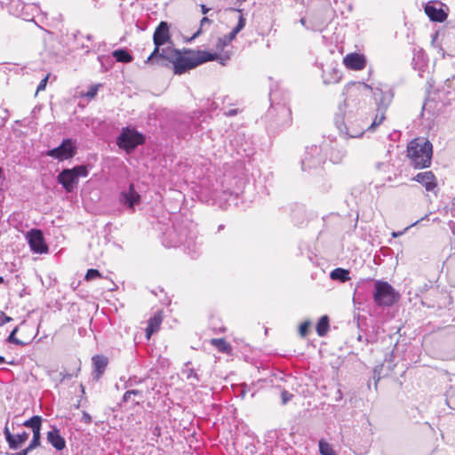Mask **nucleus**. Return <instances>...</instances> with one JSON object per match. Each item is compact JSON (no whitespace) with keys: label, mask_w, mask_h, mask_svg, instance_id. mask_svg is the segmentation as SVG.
Wrapping results in <instances>:
<instances>
[{"label":"nucleus","mask_w":455,"mask_h":455,"mask_svg":"<svg viewBox=\"0 0 455 455\" xmlns=\"http://www.w3.org/2000/svg\"><path fill=\"white\" fill-rule=\"evenodd\" d=\"M98 90H99V85H93L88 90V92L84 94V96L89 99H93L95 97V95L97 94Z\"/></svg>","instance_id":"4c0bfd02"},{"label":"nucleus","mask_w":455,"mask_h":455,"mask_svg":"<svg viewBox=\"0 0 455 455\" xmlns=\"http://www.w3.org/2000/svg\"><path fill=\"white\" fill-rule=\"evenodd\" d=\"M300 23L303 25V26H306V20L304 18H301L300 19Z\"/></svg>","instance_id":"603ef678"},{"label":"nucleus","mask_w":455,"mask_h":455,"mask_svg":"<svg viewBox=\"0 0 455 455\" xmlns=\"http://www.w3.org/2000/svg\"><path fill=\"white\" fill-rule=\"evenodd\" d=\"M283 114L285 117V124L289 125L291 123V112L290 108H283Z\"/></svg>","instance_id":"58836bf2"},{"label":"nucleus","mask_w":455,"mask_h":455,"mask_svg":"<svg viewBox=\"0 0 455 455\" xmlns=\"http://www.w3.org/2000/svg\"><path fill=\"white\" fill-rule=\"evenodd\" d=\"M330 277L332 280H339L342 283H345L350 279L349 271L341 267H337L332 270L331 272Z\"/></svg>","instance_id":"4be33fe9"},{"label":"nucleus","mask_w":455,"mask_h":455,"mask_svg":"<svg viewBox=\"0 0 455 455\" xmlns=\"http://www.w3.org/2000/svg\"><path fill=\"white\" fill-rule=\"evenodd\" d=\"M235 35H233V33L230 32L229 34L219 38L217 43V48H223L224 46H227L235 38Z\"/></svg>","instance_id":"c85d7f7f"},{"label":"nucleus","mask_w":455,"mask_h":455,"mask_svg":"<svg viewBox=\"0 0 455 455\" xmlns=\"http://www.w3.org/2000/svg\"><path fill=\"white\" fill-rule=\"evenodd\" d=\"M343 63L348 69L362 70L366 66V60L363 55L354 52L347 54L343 59Z\"/></svg>","instance_id":"f8f14e48"},{"label":"nucleus","mask_w":455,"mask_h":455,"mask_svg":"<svg viewBox=\"0 0 455 455\" xmlns=\"http://www.w3.org/2000/svg\"><path fill=\"white\" fill-rule=\"evenodd\" d=\"M80 371V363L79 362H76V365H75V368L74 370L72 371V372H61L60 375H61V380H64L66 379H71L73 378L74 376H76L77 375V372Z\"/></svg>","instance_id":"72a5a7b5"},{"label":"nucleus","mask_w":455,"mask_h":455,"mask_svg":"<svg viewBox=\"0 0 455 455\" xmlns=\"http://www.w3.org/2000/svg\"><path fill=\"white\" fill-rule=\"evenodd\" d=\"M58 181L67 192H71L77 184L78 180L70 169H65L58 175Z\"/></svg>","instance_id":"4468645a"},{"label":"nucleus","mask_w":455,"mask_h":455,"mask_svg":"<svg viewBox=\"0 0 455 455\" xmlns=\"http://www.w3.org/2000/svg\"><path fill=\"white\" fill-rule=\"evenodd\" d=\"M412 180L421 184L427 192L436 194L438 191L437 179L432 171L419 172L412 178Z\"/></svg>","instance_id":"6e6552de"},{"label":"nucleus","mask_w":455,"mask_h":455,"mask_svg":"<svg viewBox=\"0 0 455 455\" xmlns=\"http://www.w3.org/2000/svg\"><path fill=\"white\" fill-rule=\"evenodd\" d=\"M164 321V312L163 310H158L151 316L148 321V326L145 330L146 338L148 340L150 339L151 336L157 332L162 325Z\"/></svg>","instance_id":"ddd939ff"},{"label":"nucleus","mask_w":455,"mask_h":455,"mask_svg":"<svg viewBox=\"0 0 455 455\" xmlns=\"http://www.w3.org/2000/svg\"><path fill=\"white\" fill-rule=\"evenodd\" d=\"M311 326L310 321H305L300 323L299 327V333L301 337H306L307 333L309 332V329Z\"/></svg>","instance_id":"473e14b6"},{"label":"nucleus","mask_w":455,"mask_h":455,"mask_svg":"<svg viewBox=\"0 0 455 455\" xmlns=\"http://www.w3.org/2000/svg\"><path fill=\"white\" fill-rule=\"evenodd\" d=\"M27 325L23 323L20 327H15L12 331L10 333V335L7 338V341L10 343H13L18 346H26L28 345L32 339H34V334L31 333L30 335L27 337H23L21 339L16 338V333L22 328H26Z\"/></svg>","instance_id":"f3484780"},{"label":"nucleus","mask_w":455,"mask_h":455,"mask_svg":"<svg viewBox=\"0 0 455 455\" xmlns=\"http://www.w3.org/2000/svg\"><path fill=\"white\" fill-rule=\"evenodd\" d=\"M330 325H329V317L327 315H323L315 327L316 332L318 336L323 337L327 334L329 331Z\"/></svg>","instance_id":"5701e85b"},{"label":"nucleus","mask_w":455,"mask_h":455,"mask_svg":"<svg viewBox=\"0 0 455 455\" xmlns=\"http://www.w3.org/2000/svg\"><path fill=\"white\" fill-rule=\"evenodd\" d=\"M48 442L58 451H62L66 447L65 439L60 435L56 428L47 433Z\"/></svg>","instance_id":"a211bd4d"},{"label":"nucleus","mask_w":455,"mask_h":455,"mask_svg":"<svg viewBox=\"0 0 455 455\" xmlns=\"http://www.w3.org/2000/svg\"><path fill=\"white\" fill-rule=\"evenodd\" d=\"M445 401L447 406L450 409L455 410V385L450 386V387L446 390Z\"/></svg>","instance_id":"a878e982"},{"label":"nucleus","mask_w":455,"mask_h":455,"mask_svg":"<svg viewBox=\"0 0 455 455\" xmlns=\"http://www.w3.org/2000/svg\"><path fill=\"white\" fill-rule=\"evenodd\" d=\"M29 451L30 450H28V448L27 447L26 449L20 451V452H17L16 455H28Z\"/></svg>","instance_id":"49530a36"},{"label":"nucleus","mask_w":455,"mask_h":455,"mask_svg":"<svg viewBox=\"0 0 455 455\" xmlns=\"http://www.w3.org/2000/svg\"><path fill=\"white\" fill-rule=\"evenodd\" d=\"M36 108H35L33 109L32 113H33V114H35V113H36Z\"/></svg>","instance_id":"bf43d9fd"},{"label":"nucleus","mask_w":455,"mask_h":455,"mask_svg":"<svg viewBox=\"0 0 455 455\" xmlns=\"http://www.w3.org/2000/svg\"><path fill=\"white\" fill-rule=\"evenodd\" d=\"M160 57L172 61L173 71L178 75H181L213 59L211 52L206 51H189L182 55L179 51L171 47L162 49Z\"/></svg>","instance_id":"f257e3e1"},{"label":"nucleus","mask_w":455,"mask_h":455,"mask_svg":"<svg viewBox=\"0 0 455 455\" xmlns=\"http://www.w3.org/2000/svg\"><path fill=\"white\" fill-rule=\"evenodd\" d=\"M20 5V7H21L20 11V10H18V9H16V10L14 11V13H15L17 16H23L22 11H23V9L25 8V4H20L18 5V7H19Z\"/></svg>","instance_id":"c03bdc74"},{"label":"nucleus","mask_w":455,"mask_h":455,"mask_svg":"<svg viewBox=\"0 0 455 455\" xmlns=\"http://www.w3.org/2000/svg\"><path fill=\"white\" fill-rule=\"evenodd\" d=\"M76 154V148L73 144H60L56 148L49 150L46 155L56 158L60 161H64L74 156Z\"/></svg>","instance_id":"9b49d317"},{"label":"nucleus","mask_w":455,"mask_h":455,"mask_svg":"<svg viewBox=\"0 0 455 455\" xmlns=\"http://www.w3.org/2000/svg\"><path fill=\"white\" fill-rule=\"evenodd\" d=\"M211 24H212V20L210 19H208L207 17H204L200 22L201 28L195 34L194 37L197 36L202 32V28L204 27H205L206 25L210 26Z\"/></svg>","instance_id":"ea45409f"},{"label":"nucleus","mask_w":455,"mask_h":455,"mask_svg":"<svg viewBox=\"0 0 455 455\" xmlns=\"http://www.w3.org/2000/svg\"><path fill=\"white\" fill-rule=\"evenodd\" d=\"M30 250L38 254L48 252V245L44 240V234L40 229H31L26 235Z\"/></svg>","instance_id":"423d86ee"},{"label":"nucleus","mask_w":455,"mask_h":455,"mask_svg":"<svg viewBox=\"0 0 455 455\" xmlns=\"http://www.w3.org/2000/svg\"><path fill=\"white\" fill-rule=\"evenodd\" d=\"M112 54L118 62L129 63L132 60V55L124 49L116 50Z\"/></svg>","instance_id":"b1692460"},{"label":"nucleus","mask_w":455,"mask_h":455,"mask_svg":"<svg viewBox=\"0 0 455 455\" xmlns=\"http://www.w3.org/2000/svg\"><path fill=\"white\" fill-rule=\"evenodd\" d=\"M116 142H145V139L141 133L133 128H124L121 134L117 137Z\"/></svg>","instance_id":"2eb2a0df"},{"label":"nucleus","mask_w":455,"mask_h":455,"mask_svg":"<svg viewBox=\"0 0 455 455\" xmlns=\"http://www.w3.org/2000/svg\"><path fill=\"white\" fill-rule=\"evenodd\" d=\"M12 320V317L10 316H7V315H4V318L3 320V323H7V322H10Z\"/></svg>","instance_id":"09e8293b"},{"label":"nucleus","mask_w":455,"mask_h":455,"mask_svg":"<svg viewBox=\"0 0 455 455\" xmlns=\"http://www.w3.org/2000/svg\"><path fill=\"white\" fill-rule=\"evenodd\" d=\"M407 156L414 169L428 168L432 163V144H409Z\"/></svg>","instance_id":"f03ea898"},{"label":"nucleus","mask_w":455,"mask_h":455,"mask_svg":"<svg viewBox=\"0 0 455 455\" xmlns=\"http://www.w3.org/2000/svg\"><path fill=\"white\" fill-rule=\"evenodd\" d=\"M213 59H211L209 61L217 60L222 66H225L230 59V54L228 52H224L223 54L211 53Z\"/></svg>","instance_id":"c756f323"},{"label":"nucleus","mask_w":455,"mask_h":455,"mask_svg":"<svg viewBox=\"0 0 455 455\" xmlns=\"http://www.w3.org/2000/svg\"><path fill=\"white\" fill-rule=\"evenodd\" d=\"M47 81H48V76H46L44 78H43L41 80V82L39 83V84L37 86L36 92L44 90L46 87V84H47Z\"/></svg>","instance_id":"a19ab883"},{"label":"nucleus","mask_w":455,"mask_h":455,"mask_svg":"<svg viewBox=\"0 0 455 455\" xmlns=\"http://www.w3.org/2000/svg\"><path fill=\"white\" fill-rule=\"evenodd\" d=\"M123 400L124 402H131L132 405H138L143 401V392L137 389L127 390L123 396Z\"/></svg>","instance_id":"aec40b11"},{"label":"nucleus","mask_w":455,"mask_h":455,"mask_svg":"<svg viewBox=\"0 0 455 455\" xmlns=\"http://www.w3.org/2000/svg\"><path fill=\"white\" fill-rule=\"evenodd\" d=\"M24 427L32 428L33 438L28 444V450L32 451L40 445L42 419L40 416H33L22 423Z\"/></svg>","instance_id":"0eeeda50"},{"label":"nucleus","mask_w":455,"mask_h":455,"mask_svg":"<svg viewBox=\"0 0 455 455\" xmlns=\"http://www.w3.org/2000/svg\"><path fill=\"white\" fill-rule=\"evenodd\" d=\"M78 180L79 177H86L88 174L87 169L84 165H78L70 169Z\"/></svg>","instance_id":"2f4dec72"},{"label":"nucleus","mask_w":455,"mask_h":455,"mask_svg":"<svg viewBox=\"0 0 455 455\" xmlns=\"http://www.w3.org/2000/svg\"><path fill=\"white\" fill-rule=\"evenodd\" d=\"M210 344L213 346L219 352L230 355L232 353L231 345L223 338L212 339Z\"/></svg>","instance_id":"412c9836"},{"label":"nucleus","mask_w":455,"mask_h":455,"mask_svg":"<svg viewBox=\"0 0 455 455\" xmlns=\"http://www.w3.org/2000/svg\"><path fill=\"white\" fill-rule=\"evenodd\" d=\"M425 12L432 21L443 22L447 18V14L442 8H436L431 3L425 6Z\"/></svg>","instance_id":"dca6fc26"},{"label":"nucleus","mask_w":455,"mask_h":455,"mask_svg":"<svg viewBox=\"0 0 455 455\" xmlns=\"http://www.w3.org/2000/svg\"><path fill=\"white\" fill-rule=\"evenodd\" d=\"M386 118V111H380L379 109H377L376 116L371 123V124L369 126V129L374 130L376 127L379 126L383 121Z\"/></svg>","instance_id":"bb28decb"},{"label":"nucleus","mask_w":455,"mask_h":455,"mask_svg":"<svg viewBox=\"0 0 455 455\" xmlns=\"http://www.w3.org/2000/svg\"><path fill=\"white\" fill-rule=\"evenodd\" d=\"M119 202L132 211H134V206L140 203V196L135 190L133 184H130L128 190L120 193Z\"/></svg>","instance_id":"9d476101"},{"label":"nucleus","mask_w":455,"mask_h":455,"mask_svg":"<svg viewBox=\"0 0 455 455\" xmlns=\"http://www.w3.org/2000/svg\"><path fill=\"white\" fill-rule=\"evenodd\" d=\"M361 87L371 89L373 94L375 103L377 105V109H379L380 111H387L394 97V93L388 86L376 87L373 89L364 84H362L359 83H354L350 85H347V89L350 90L355 88L356 90H359Z\"/></svg>","instance_id":"20e7f679"},{"label":"nucleus","mask_w":455,"mask_h":455,"mask_svg":"<svg viewBox=\"0 0 455 455\" xmlns=\"http://www.w3.org/2000/svg\"><path fill=\"white\" fill-rule=\"evenodd\" d=\"M398 135H399V134H398V133H396V132H395V133H394V134H392V136H393V139H392V140H396V138H395V137H397Z\"/></svg>","instance_id":"864d4df0"},{"label":"nucleus","mask_w":455,"mask_h":455,"mask_svg":"<svg viewBox=\"0 0 455 455\" xmlns=\"http://www.w3.org/2000/svg\"><path fill=\"white\" fill-rule=\"evenodd\" d=\"M292 397H293V395L289 393L287 390H283L281 393V398H282L283 404L287 403L289 401H291L292 399Z\"/></svg>","instance_id":"e433bc0d"},{"label":"nucleus","mask_w":455,"mask_h":455,"mask_svg":"<svg viewBox=\"0 0 455 455\" xmlns=\"http://www.w3.org/2000/svg\"><path fill=\"white\" fill-rule=\"evenodd\" d=\"M5 361H4V358L3 356L0 355V364L1 363H4Z\"/></svg>","instance_id":"6e6d98bb"},{"label":"nucleus","mask_w":455,"mask_h":455,"mask_svg":"<svg viewBox=\"0 0 455 455\" xmlns=\"http://www.w3.org/2000/svg\"><path fill=\"white\" fill-rule=\"evenodd\" d=\"M4 434L11 450L20 449L28 438V434L26 431H23L21 434H12L8 425L4 427Z\"/></svg>","instance_id":"1a4fd4ad"},{"label":"nucleus","mask_w":455,"mask_h":455,"mask_svg":"<svg viewBox=\"0 0 455 455\" xmlns=\"http://www.w3.org/2000/svg\"><path fill=\"white\" fill-rule=\"evenodd\" d=\"M401 234H402V233H399V232H398V233H397V232H393V233H392V235H393L394 237H397V236H399Z\"/></svg>","instance_id":"3c124183"},{"label":"nucleus","mask_w":455,"mask_h":455,"mask_svg":"<svg viewBox=\"0 0 455 455\" xmlns=\"http://www.w3.org/2000/svg\"><path fill=\"white\" fill-rule=\"evenodd\" d=\"M337 126L339 131L341 140L355 139L358 138L363 133L362 132L349 133L347 126L344 124H337Z\"/></svg>","instance_id":"393cba45"},{"label":"nucleus","mask_w":455,"mask_h":455,"mask_svg":"<svg viewBox=\"0 0 455 455\" xmlns=\"http://www.w3.org/2000/svg\"><path fill=\"white\" fill-rule=\"evenodd\" d=\"M245 26V19L243 17V15L239 16L238 23L236 26L231 30L233 35H237Z\"/></svg>","instance_id":"f704fd0d"},{"label":"nucleus","mask_w":455,"mask_h":455,"mask_svg":"<svg viewBox=\"0 0 455 455\" xmlns=\"http://www.w3.org/2000/svg\"><path fill=\"white\" fill-rule=\"evenodd\" d=\"M240 112L239 108H230L224 112V115L227 116H233L237 115Z\"/></svg>","instance_id":"79ce46f5"},{"label":"nucleus","mask_w":455,"mask_h":455,"mask_svg":"<svg viewBox=\"0 0 455 455\" xmlns=\"http://www.w3.org/2000/svg\"><path fill=\"white\" fill-rule=\"evenodd\" d=\"M120 148L125 150L127 154H131L138 144H117Z\"/></svg>","instance_id":"c9c22d12"},{"label":"nucleus","mask_w":455,"mask_h":455,"mask_svg":"<svg viewBox=\"0 0 455 455\" xmlns=\"http://www.w3.org/2000/svg\"><path fill=\"white\" fill-rule=\"evenodd\" d=\"M4 282V277L0 276V284Z\"/></svg>","instance_id":"4d7b16f0"},{"label":"nucleus","mask_w":455,"mask_h":455,"mask_svg":"<svg viewBox=\"0 0 455 455\" xmlns=\"http://www.w3.org/2000/svg\"><path fill=\"white\" fill-rule=\"evenodd\" d=\"M61 142L68 143V142H72V141L69 139H64Z\"/></svg>","instance_id":"5fc2aeb1"},{"label":"nucleus","mask_w":455,"mask_h":455,"mask_svg":"<svg viewBox=\"0 0 455 455\" xmlns=\"http://www.w3.org/2000/svg\"><path fill=\"white\" fill-rule=\"evenodd\" d=\"M191 377H193V378H195L196 379H197V380H198V376H197V374H196V373L194 371V370H192V369L189 371V374L188 375V379H189V378H191Z\"/></svg>","instance_id":"a18cd8bd"},{"label":"nucleus","mask_w":455,"mask_h":455,"mask_svg":"<svg viewBox=\"0 0 455 455\" xmlns=\"http://www.w3.org/2000/svg\"><path fill=\"white\" fill-rule=\"evenodd\" d=\"M209 8L206 7L204 4H201V11L203 14H206L209 12Z\"/></svg>","instance_id":"de8ad7c7"},{"label":"nucleus","mask_w":455,"mask_h":455,"mask_svg":"<svg viewBox=\"0 0 455 455\" xmlns=\"http://www.w3.org/2000/svg\"><path fill=\"white\" fill-rule=\"evenodd\" d=\"M400 299V294L386 281L377 280L374 283L373 299L379 307H391Z\"/></svg>","instance_id":"7ed1b4c3"},{"label":"nucleus","mask_w":455,"mask_h":455,"mask_svg":"<svg viewBox=\"0 0 455 455\" xmlns=\"http://www.w3.org/2000/svg\"><path fill=\"white\" fill-rule=\"evenodd\" d=\"M335 75H336L335 82H338L340 79L341 76L339 75V72H335Z\"/></svg>","instance_id":"8fccbe9b"},{"label":"nucleus","mask_w":455,"mask_h":455,"mask_svg":"<svg viewBox=\"0 0 455 455\" xmlns=\"http://www.w3.org/2000/svg\"><path fill=\"white\" fill-rule=\"evenodd\" d=\"M102 275L98 269L90 268L87 270L84 279L89 282L96 278H101Z\"/></svg>","instance_id":"7c9ffc66"},{"label":"nucleus","mask_w":455,"mask_h":455,"mask_svg":"<svg viewBox=\"0 0 455 455\" xmlns=\"http://www.w3.org/2000/svg\"><path fill=\"white\" fill-rule=\"evenodd\" d=\"M83 421L86 424H90L92 422V417L89 413H87L86 411H84L83 412Z\"/></svg>","instance_id":"37998d69"},{"label":"nucleus","mask_w":455,"mask_h":455,"mask_svg":"<svg viewBox=\"0 0 455 455\" xmlns=\"http://www.w3.org/2000/svg\"><path fill=\"white\" fill-rule=\"evenodd\" d=\"M92 363L94 366L96 379H100L102 376L108 365V358L103 355H95L92 357Z\"/></svg>","instance_id":"6ab92c4d"},{"label":"nucleus","mask_w":455,"mask_h":455,"mask_svg":"<svg viewBox=\"0 0 455 455\" xmlns=\"http://www.w3.org/2000/svg\"><path fill=\"white\" fill-rule=\"evenodd\" d=\"M411 143L417 142V139H413L410 141Z\"/></svg>","instance_id":"13d9d810"},{"label":"nucleus","mask_w":455,"mask_h":455,"mask_svg":"<svg viewBox=\"0 0 455 455\" xmlns=\"http://www.w3.org/2000/svg\"><path fill=\"white\" fill-rule=\"evenodd\" d=\"M153 41L155 49L148 56L147 62L152 61L156 56L160 57V47L171 41L170 26L166 21H161L158 24L153 35Z\"/></svg>","instance_id":"39448f33"},{"label":"nucleus","mask_w":455,"mask_h":455,"mask_svg":"<svg viewBox=\"0 0 455 455\" xmlns=\"http://www.w3.org/2000/svg\"><path fill=\"white\" fill-rule=\"evenodd\" d=\"M319 451L322 455H336L331 445L324 440L319 442Z\"/></svg>","instance_id":"cd10ccee"}]
</instances>
